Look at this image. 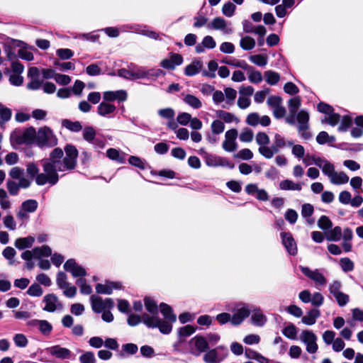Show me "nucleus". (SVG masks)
I'll list each match as a JSON object with an SVG mask.
<instances>
[{
	"mask_svg": "<svg viewBox=\"0 0 363 363\" xmlns=\"http://www.w3.org/2000/svg\"><path fill=\"white\" fill-rule=\"evenodd\" d=\"M160 308L164 317L163 320L157 315L145 313L143 315V323L148 328H157L162 333L169 334L172 331V324L176 321L177 316L173 313L172 308L164 303L160 305Z\"/></svg>",
	"mask_w": 363,
	"mask_h": 363,
	"instance_id": "nucleus-1",
	"label": "nucleus"
},
{
	"mask_svg": "<svg viewBox=\"0 0 363 363\" xmlns=\"http://www.w3.org/2000/svg\"><path fill=\"white\" fill-rule=\"evenodd\" d=\"M66 156L61 161L63 157V151L61 148L56 147L50 153V157L44 159V160H50V162L57 163L60 169H73L77 164V158L78 151L72 145H67L65 147Z\"/></svg>",
	"mask_w": 363,
	"mask_h": 363,
	"instance_id": "nucleus-2",
	"label": "nucleus"
},
{
	"mask_svg": "<svg viewBox=\"0 0 363 363\" xmlns=\"http://www.w3.org/2000/svg\"><path fill=\"white\" fill-rule=\"evenodd\" d=\"M43 172L37 176L35 183L39 186L46 184L55 185L59 180L58 172H65L67 169H60L58 164L50 160L41 161Z\"/></svg>",
	"mask_w": 363,
	"mask_h": 363,
	"instance_id": "nucleus-3",
	"label": "nucleus"
},
{
	"mask_svg": "<svg viewBox=\"0 0 363 363\" xmlns=\"http://www.w3.org/2000/svg\"><path fill=\"white\" fill-rule=\"evenodd\" d=\"M322 172L325 175L330 182L334 185H342L347 184L350 179L347 174L342 171H335L333 164L327 162L325 166H323Z\"/></svg>",
	"mask_w": 363,
	"mask_h": 363,
	"instance_id": "nucleus-4",
	"label": "nucleus"
},
{
	"mask_svg": "<svg viewBox=\"0 0 363 363\" xmlns=\"http://www.w3.org/2000/svg\"><path fill=\"white\" fill-rule=\"evenodd\" d=\"M57 138L52 130L43 126L38 130L36 145L40 147H52L57 145Z\"/></svg>",
	"mask_w": 363,
	"mask_h": 363,
	"instance_id": "nucleus-5",
	"label": "nucleus"
},
{
	"mask_svg": "<svg viewBox=\"0 0 363 363\" xmlns=\"http://www.w3.org/2000/svg\"><path fill=\"white\" fill-rule=\"evenodd\" d=\"M292 145V140H286L282 135L276 133L274 137L273 145L270 147H262V151L267 156V159H271L276 153L279 152L280 149L286 146L290 147Z\"/></svg>",
	"mask_w": 363,
	"mask_h": 363,
	"instance_id": "nucleus-6",
	"label": "nucleus"
},
{
	"mask_svg": "<svg viewBox=\"0 0 363 363\" xmlns=\"http://www.w3.org/2000/svg\"><path fill=\"white\" fill-rule=\"evenodd\" d=\"M297 129L304 140L311 138V135L308 131L309 128V113L305 110H301L296 113Z\"/></svg>",
	"mask_w": 363,
	"mask_h": 363,
	"instance_id": "nucleus-7",
	"label": "nucleus"
},
{
	"mask_svg": "<svg viewBox=\"0 0 363 363\" xmlns=\"http://www.w3.org/2000/svg\"><path fill=\"white\" fill-rule=\"evenodd\" d=\"M238 133L235 128H231L225 133V138L222 143L223 149L228 152H234L238 149L236 139Z\"/></svg>",
	"mask_w": 363,
	"mask_h": 363,
	"instance_id": "nucleus-8",
	"label": "nucleus"
},
{
	"mask_svg": "<svg viewBox=\"0 0 363 363\" xmlns=\"http://www.w3.org/2000/svg\"><path fill=\"white\" fill-rule=\"evenodd\" d=\"M300 339L306 345V351L308 353L313 354L317 352L318 348L316 343L317 337L312 331H302Z\"/></svg>",
	"mask_w": 363,
	"mask_h": 363,
	"instance_id": "nucleus-9",
	"label": "nucleus"
},
{
	"mask_svg": "<svg viewBox=\"0 0 363 363\" xmlns=\"http://www.w3.org/2000/svg\"><path fill=\"white\" fill-rule=\"evenodd\" d=\"M227 350L220 346L207 352L203 356V360L206 363H220L225 358Z\"/></svg>",
	"mask_w": 363,
	"mask_h": 363,
	"instance_id": "nucleus-10",
	"label": "nucleus"
},
{
	"mask_svg": "<svg viewBox=\"0 0 363 363\" xmlns=\"http://www.w3.org/2000/svg\"><path fill=\"white\" fill-rule=\"evenodd\" d=\"M301 270L303 274L315 282L317 288L325 286L327 283L326 278L319 270H311L306 267H301Z\"/></svg>",
	"mask_w": 363,
	"mask_h": 363,
	"instance_id": "nucleus-11",
	"label": "nucleus"
},
{
	"mask_svg": "<svg viewBox=\"0 0 363 363\" xmlns=\"http://www.w3.org/2000/svg\"><path fill=\"white\" fill-rule=\"evenodd\" d=\"M43 302L45 303V306L43 309L49 313L61 310L63 307L57 296L53 294L45 295L43 298Z\"/></svg>",
	"mask_w": 363,
	"mask_h": 363,
	"instance_id": "nucleus-12",
	"label": "nucleus"
},
{
	"mask_svg": "<svg viewBox=\"0 0 363 363\" xmlns=\"http://www.w3.org/2000/svg\"><path fill=\"white\" fill-rule=\"evenodd\" d=\"M205 162L208 167H225L230 169L234 167V164L227 158L211 154L206 156Z\"/></svg>",
	"mask_w": 363,
	"mask_h": 363,
	"instance_id": "nucleus-13",
	"label": "nucleus"
},
{
	"mask_svg": "<svg viewBox=\"0 0 363 363\" xmlns=\"http://www.w3.org/2000/svg\"><path fill=\"white\" fill-rule=\"evenodd\" d=\"M183 63V57L178 53L170 52L169 55L160 62L162 67L167 69H174Z\"/></svg>",
	"mask_w": 363,
	"mask_h": 363,
	"instance_id": "nucleus-14",
	"label": "nucleus"
},
{
	"mask_svg": "<svg viewBox=\"0 0 363 363\" xmlns=\"http://www.w3.org/2000/svg\"><path fill=\"white\" fill-rule=\"evenodd\" d=\"M250 313V308L245 304L238 306L233 311L232 315L231 323L233 325H240L243 320L249 316Z\"/></svg>",
	"mask_w": 363,
	"mask_h": 363,
	"instance_id": "nucleus-15",
	"label": "nucleus"
},
{
	"mask_svg": "<svg viewBox=\"0 0 363 363\" xmlns=\"http://www.w3.org/2000/svg\"><path fill=\"white\" fill-rule=\"evenodd\" d=\"M91 301L92 309L96 313H101L113 306V302L111 298L103 300L101 297L91 296Z\"/></svg>",
	"mask_w": 363,
	"mask_h": 363,
	"instance_id": "nucleus-16",
	"label": "nucleus"
},
{
	"mask_svg": "<svg viewBox=\"0 0 363 363\" xmlns=\"http://www.w3.org/2000/svg\"><path fill=\"white\" fill-rule=\"evenodd\" d=\"M191 352L194 355H199L208 348L207 340L201 336H196L189 341Z\"/></svg>",
	"mask_w": 363,
	"mask_h": 363,
	"instance_id": "nucleus-17",
	"label": "nucleus"
},
{
	"mask_svg": "<svg viewBox=\"0 0 363 363\" xmlns=\"http://www.w3.org/2000/svg\"><path fill=\"white\" fill-rule=\"evenodd\" d=\"M64 269L69 272L74 277L83 278L86 275L85 269L79 265L73 259H69L65 263Z\"/></svg>",
	"mask_w": 363,
	"mask_h": 363,
	"instance_id": "nucleus-18",
	"label": "nucleus"
},
{
	"mask_svg": "<svg viewBox=\"0 0 363 363\" xmlns=\"http://www.w3.org/2000/svg\"><path fill=\"white\" fill-rule=\"evenodd\" d=\"M38 131L33 127L26 129L21 135L18 136L16 141L18 144H32L37 142Z\"/></svg>",
	"mask_w": 363,
	"mask_h": 363,
	"instance_id": "nucleus-19",
	"label": "nucleus"
},
{
	"mask_svg": "<svg viewBox=\"0 0 363 363\" xmlns=\"http://www.w3.org/2000/svg\"><path fill=\"white\" fill-rule=\"evenodd\" d=\"M245 122L251 126H256L259 124L262 126H268L271 120L267 116H259L257 113H251L247 115Z\"/></svg>",
	"mask_w": 363,
	"mask_h": 363,
	"instance_id": "nucleus-20",
	"label": "nucleus"
},
{
	"mask_svg": "<svg viewBox=\"0 0 363 363\" xmlns=\"http://www.w3.org/2000/svg\"><path fill=\"white\" fill-rule=\"evenodd\" d=\"M24 170L18 167H13L9 172V176L15 179H18L21 188L26 189L30 186L31 181L23 176Z\"/></svg>",
	"mask_w": 363,
	"mask_h": 363,
	"instance_id": "nucleus-21",
	"label": "nucleus"
},
{
	"mask_svg": "<svg viewBox=\"0 0 363 363\" xmlns=\"http://www.w3.org/2000/svg\"><path fill=\"white\" fill-rule=\"evenodd\" d=\"M208 27L214 30H221L224 34H230L233 29L226 21L220 17L215 18L208 25Z\"/></svg>",
	"mask_w": 363,
	"mask_h": 363,
	"instance_id": "nucleus-22",
	"label": "nucleus"
},
{
	"mask_svg": "<svg viewBox=\"0 0 363 363\" xmlns=\"http://www.w3.org/2000/svg\"><path fill=\"white\" fill-rule=\"evenodd\" d=\"M128 98L126 91L120 89L117 91H106L103 93L104 101L111 102L115 100L125 101Z\"/></svg>",
	"mask_w": 363,
	"mask_h": 363,
	"instance_id": "nucleus-23",
	"label": "nucleus"
},
{
	"mask_svg": "<svg viewBox=\"0 0 363 363\" xmlns=\"http://www.w3.org/2000/svg\"><path fill=\"white\" fill-rule=\"evenodd\" d=\"M282 244L284 245L287 252L291 255H295L297 253L296 243L289 233L283 232L281 233Z\"/></svg>",
	"mask_w": 363,
	"mask_h": 363,
	"instance_id": "nucleus-24",
	"label": "nucleus"
},
{
	"mask_svg": "<svg viewBox=\"0 0 363 363\" xmlns=\"http://www.w3.org/2000/svg\"><path fill=\"white\" fill-rule=\"evenodd\" d=\"M245 191L250 195H255V197L262 201L269 200L268 193L263 189H259L255 184H250L245 186Z\"/></svg>",
	"mask_w": 363,
	"mask_h": 363,
	"instance_id": "nucleus-25",
	"label": "nucleus"
},
{
	"mask_svg": "<svg viewBox=\"0 0 363 363\" xmlns=\"http://www.w3.org/2000/svg\"><path fill=\"white\" fill-rule=\"evenodd\" d=\"M116 111V106L106 101L100 103L97 107V113L99 116L109 118L113 117Z\"/></svg>",
	"mask_w": 363,
	"mask_h": 363,
	"instance_id": "nucleus-26",
	"label": "nucleus"
},
{
	"mask_svg": "<svg viewBox=\"0 0 363 363\" xmlns=\"http://www.w3.org/2000/svg\"><path fill=\"white\" fill-rule=\"evenodd\" d=\"M47 350L51 355L62 359L69 358L71 354L69 350L62 347L60 345L48 347Z\"/></svg>",
	"mask_w": 363,
	"mask_h": 363,
	"instance_id": "nucleus-27",
	"label": "nucleus"
},
{
	"mask_svg": "<svg viewBox=\"0 0 363 363\" xmlns=\"http://www.w3.org/2000/svg\"><path fill=\"white\" fill-rule=\"evenodd\" d=\"M328 160L321 158L320 157H315L314 155H307L303 157V163L306 166H310L315 164L323 170V166L326 164Z\"/></svg>",
	"mask_w": 363,
	"mask_h": 363,
	"instance_id": "nucleus-28",
	"label": "nucleus"
},
{
	"mask_svg": "<svg viewBox=\"0 0 363 363\" xmlns=\"http://www.w3.org/2000/svg\"><path fill=\"white\" fill-rule=\"evenodd\" d=\"M150 71L143 67H138L132 64V80L149 79Z\"/></svg>",
	"mask_w": 363,
	"mask_h": 363,
	"instance_id": "nucleus-29",
	"label": "nucleus"
},
{
	"mask_svg": "<svg viewBox=\"0 0 363 363\" xmlns=\"http://www.w3.org/2000/svg\"><path fill=\"white\" fill-rule=\"evenodd\" d=\"M203 68V62L200 60H194L191 64L187 65L184 69V74L186 76H194L199 74Z\"/></svg>",
	"mask_w": 363,
	"mask_h": 363,
	"instance_id": "nucleus-30",
	"label": "nucleus"
},
{
	"mask_svg": "<svg viewBox=\"0 0 363 363\" xmlns=\"http://www.w3.org/2000/svg\"><path fill=\"white\" fill-rule=\"evenodd\" d=\"M252 323L258 327H262L267 321V318L259 308L254 309L251 316Z\"/></svg>",
	"mask_w": 363,
	"mask_h": 363,
	"instance_id": "nucleus-31",
	"label": "nucleus"
},
{
	"mask_svg": "<svg viewBox=\"0 0 363 363\" xmlns=\"http://www.w3.org/2000/svg\"><path fill=\"white\" fill-rule=\"evenodd\" d=\"M255 140L256 143L259 145V147L258 149L259 153L267 159V156L262 151V148L270 147L269 146H267V145L269 143V136L264 132H259L256 135Z\"/></svg>",
	"mask_w": 363,
	"mask_h": 363,
	"instance_id": "nucleus-32",
	"label": "nucleus"
},
{
	"mask_svg": "<svg viewBox=\"0 0 363 363\" xmlns=\"http://www.w3.org/2000/svg\"><path fill=\"white\" fill-rule=\"evenodd\" d=\"M121 285L118 283L108 282L105 284H98L96 286V291L98 294H111L113 289H119Z\"/></svg>",
	"mask_w": 363,
	"mask_h": 363,
	"instance_id": "nucleus-33",
	"label": "nucleus"
},
{
	"mask_svg": "<svg viewBox=\"0 0 363 363\" xmlns=\"http://www.w3.org/2000/svg\"><path fill=\"white\" fill-rule=\"evenodd\" d=\"M224 94L225 101V104L222 105V107L224 108H228L234 104V101L237 96V91L233 88L228 87L224 89Z\"/></svg>",
	"mask_w": 363,
	"mask_h": 363,
	"instance_id": "nucleus-34",
	"label": "nucleus"
},
{
	"mask_svg": "<svg viewBox=\"0 0 363 363\" xmlns=\"http://www.w3.org/2000/svg\"><path fill=\"white\" fill-rule=\"evenodd\" d=\"M245 356L246 358L249 359H255L259 363H269V359L268 358L250 348L245 350Z\"/></svg>",
	"mask_w": 363,
	"mask_h": 363,
	"instance_id": "nucleus-35",
	"label": "nucleus"
},
{
	"mask_svg": "<svg viewBox=\"0 0 363 363\" xmlns=\"http://www.w3.org/2000/svg\"><path fill=\"white\" fill-rule=\"evenodd\" d=\"M320 313L319 310L313 308L302 318L301 321L306 325H312L315 323L316 319L320 316Z\"/></svg>",
	"mask_w": 363,
	"mask_h": 363,
	"instance_id": "nucleus-36",
	"label": "nucleus"
},
{
	"mask_svg": "<svg viewBox=\"0 0 363 363\" xmlns=\"http://www.w3.org/2000/svg\"><path fill=\"white\" fill-rule=\"evenodd\" d=\"M327 240L328 241H339L342 235V228L340 226H336L333 229H330L325 233Z\"/></svg>",
	"mask_w": 363,
	"mask_h": 363,
	"instance_id": "nucleus-37",
	"label": "nucleus"
},
{
	"mask_svg": "<svg viewBox=\"0 0 363 363\" xmlns=\"http://www.w3.org/2000/svg\"><path fill=\"white\" fill-rule=\"evenodd\" d=\"M279 189L284 191L292 190V191H301L302 189L301 184L299 183H295L290 179H284L281 181L279 184Z\"/></svg>",
	"mask_w": 363,
	"mask_h": 363,
	"instance_id": "nucleus-38",
	"label": "nucleus"
},
{
	"mask_svg": "<svg viewBox=\"0 0 363 363\" xmlns=\"http://www.w3.org/2000/svg\"><path fill=\"white\" fill-rule=\"evenodd\" d=\"M183 101L185 104L194 109L200 108L202 106L201 101L192 94H186L184 96Z\"/></svg>",
	"mask_w": 363,
	"mask_h": 363,
	"instance_id": "nucleus-39",
	"label": "nucleus"
},
{
	"mask_svg": "<svg viewBox=\"0 0 363 363\" xmlns=\"http://www.w3.org/2000/svg\"><path fill=\"white\" fill-rule=\"evenodd\" d=\"M34 241V238L31 236L18 238L15 241V246L19 250H23L26 248L30 247L33 245Z\"/></svg>",
	"mask_w": 363,
	"mask_h": 363,
	"instance_id": "nucleus-40",
	"label": "nucleus"
},
{
	"mask_svg": "<svg viewBox=\"0 0 363 363\" xmlns=\"http://www.w3.org/2000/svg\"><path fill=\"white\" fill-rule=\"evenodd\" d=\"M62 127L72 132H79L82 129V126L79 121H72L69 119L62 121Z\"/></svg>",
	"mask_w": 363,
	"mask_h": 363,
	"instance_id": "nucleus-41",
	"label": "nucleus"
},
{
	"mask_svg": "<svg viewBox=\"0 0 363 363\" xmlns=\"http://www.w3.org/2000/svg\"><path fill=\"white\" fill-rule=\"evenodd\" d=\"M255 39L248 35L241 38L240 41V46L244 50H250L255 47Z\"/></svg>",
	"mask_w": 363,
	"mask_h": 363,
	"instance_id": "nucleus-42",
	"label": "nucleus"
},
{
	"mask_svg": "<svg viewBox=\"0 0 363 363\" xmlns=\"http://www.w3.org/2000/svg\"><path fill=\"white\" fill-rule=\"evenodd\" d=\"M264 79L265 81L269 85H275L280 80V74L276 72L268 70L264 72Z\"/></svg>",
	"mask_w": 363,
	"mask_h": 363,
	"instance_id": "nucleus-43",
	"label": "nucleus"
},
{
	"mask_svg": "<svg viewBox=\"0 0 363 363\" xmlns=\"http://www.w3.org/2000/svg\"><path fill=\"white\" fill-rule=\"evenodd\" d=\"M144 304L146 310L152 315H157L158 307L157 303L150 297H145Z\"/></svg>",
	"mask_w": 363,
	"mask_h": 363,
	"instance_id": "nucleus-44",
	"label": "nucleus"
},
{
	"mask_svg": "<svg viewBox=\"0 0 363 363\" xmlns=\"http://www.w3.org/2000/svg\"><path fill=\"white\" fill-rule=\"evenodd\" d=\"M301 101L299 96L291 98L288 101V106L289 113L291 114H296L298 109L301 106Z\"/></svg>",
	"mask_w": 363,
	"mask_h": 363,
	"instance_id": "nucleus-45",
	"label": "nucleus"
},
{
	"mask_svg": "<svg viewBox=\"0 0 363 363\" xmlns=\"http://www.w3.org/2000/svg\"><path fill=\"white\" fill-rule=\"evenodd\" d=\"M317 224L319 228L324 230L325 233L333 227L331 220L326 216H321L318 219Z\"/></svg>",
	"mask_w": 363,
	"mask_h": 363,
	"instance_id": "nucleus-46",
	"label": "nucleus"
},
{
	"mask_svg": "<svg viewBox=\"0 0 363 363\" xmlns=\"http://www.w3.org/2000/svg\"><path fill=\"white\" fill-rule=\"evenodd\" d=\"M217 115L223 122L224 121L228 123L238 122L237 117L231 113L224 111H219L217 112Z\"/></svg>",
	"mask_w": 363,
	"mask_h": 363,
	"instance_id": "nucleus-47",
	"label": "nucleus"
},
{
	"mask_svg": "<svg viewBox=\"0 0 363 363\" xmlns=\"http://www.w3.org/2000/svg\"><path fill=\"white\" fill-rule=\"evenodd\" d=\"M211 130L213 134L220 135L223 133L225 130L224 123L221 120H214L211 123Z\"/></svg>",
	"mask_w": 363,
	"mask_h": 363,
	"instance_id": "nucleus-48",
	"label": "nucleus"
},
{
	"mask_svg": "<svg viewBox=\"0 0 363 363\" xmlns=\"http://www.w3.org/2000/svg\"><path fill=\"white\" fill-rule=\"evenodd\" d=\"M76 284L80 289V292L82 294L89 295L92 292V289L90 285H89L86 279L84 278H79L77 280Z\"/></svg>",
	"mask_w": 363,
	"mask_h": 363,
	"instance_id": "nucleus-49",
	"label": "nucleus"
},
{
	"mask_svg": "<svg viewBox=\"0 0 363 363\" xmlns=\"http://www.w3.org/2000/svg\"><path fill=\"white\" fill-rule=\"evenodd\" d=\"M253 138L254 133L248 128H244L239 135L240 140L243 143H250L252 141Z\"/></svg>",
	"mask_w": 363,
	"mask_h": 363,
	"instance_id": "nucleus-50",
	"label": "nucleus"
},
{
	"mask_svg": "<svg viewBox=\"0 0 363 363\" xmlns=\"http://www.w3.org/2000/svg\"><path fill=\"white\" fill-rule=\"evenodd\" d=\"M38 329L43 335L48 336L52 330V326L48 320H40Z\"/></svg>",
	"mask_w": 363,
	"mask_h": 363,
	"instance_id": "nucleus-51",
	"label": "nucleus"
},
{
	"mask_svg": "<svg viewBox=\"0 0 363 363\" xmlns=\"http://www.w3.org/2000/svg\"><path fill=\"white\" fill-rule=\"evenodd\" d=\"M11 111L8 108H0V127L4 128L5 123L9 121L11 117Z\"/></svg>",
	"mask_w": 363,
	"mask_h": 363,
	"instance_id": "nucleus-52",
	"label": "nucleus"
},
{
	"mask_svg": "<svg viewBox=\"0 0 363 363\" xmlns=\"http://www.w3.org/2000/svg\"><path fill=\"white\" fill-rule=\"evenodd\" d=\"M340 121V116L339 114L335 113L334 112L330 113L328 116H325L323 119H322V123H328L332 126L336 125L339 121Z\"/></svg>",
	"mask_w": 363,
	"mask_h": 363,
	"instance_id": "nucleus-53",
	"label": "nucleus"
},
{
	"mask_svg": "<svg viewBox=\"0 0 363 363\" xmlns=\"http://www.w3.org/2000/svg\"><path fill=\"white\" fill-rule=\"evenodd\" d=\"M250 60L255 65L264 67L267 64V57L263 55H254L250 57Z\"/></svg>",
	"mask_w": 363,
	"mask_h": 363,
	"instance_id": "nucleus-54",
	"label": "nucleus"
},
{
	"mask_svg": "<svg viewBox=\"0 0 363 363\" xmlns=\"http://www.w3.org/2000/svg\"><path fill=\"white\" fill-rule=\"evenodd\" d=\"M208 72L206 71L203 73V74L210 78H215L216 76V71L218 69V63L215 60H211L208 63Z\"/></svg>",
	"mask_w": 363,
	"mask_h": 363,
	"instance_id": "nucleus-55",
	"label": "nucleus"
},
{
	"mask_svg": "<svg viewBox=\"0 0 363 363\" xmlns=\"http://www.w3.org/2000/svg\"><path fill=\"white\" fill-rule=\"evenodd\" d=\"M282 333L286 337L294 340L297 335V330L295 325L291 324L285 327L282 330Z\"/></svg>",
	"mask_w": 363,
	"mask_h": 363,
	"instance_id": "nucleus-56",
	"label": "nucleus"
},
{
	"mask_svg": "<svg viewBox=\"0 0 363 363\" xmlns=\"http://www.w3.org/2000/svg\"><path fill=\"white\" fill-rule=\"evenodd\" d=\"M26 172L31 178H37V176L40 174L39 168L34 162H29L26 164Z\"/></svg>",
	"mask_w": 363,
	"mask_h": 363,
	"instance_id": "nucleus-57",
	"label": "nucleus"
},
{
	"mask_svg": "<svg viewBox=\"0 0 363 363\" xmlns=\"http://www.w3.org/2000/svg\"><path fill=\"white\" fill-rule=\"evenodd\" d=\"M253 152L248 148H244L238 151L234 157L243 160H249L253 157Z\"/></svg>",
	"mask_w": 363,
	"mask_h": 363,
	"instance_id": "nucleus-58",
	"label": "nucleus"
},
{
	"mask_svg": "<svg viewBox=\"0 0 363 363\" xmlns=\"http://www.w3.org/2000/svg\"><path fill=\"white\" fill-rule=\"evenodd\" d=\"M38 207V203L35 200L30 199L24 201L22 203L21 208L27 211L28 213L34 212Z\"/></svg>",
	"mask_w": 363,
	"mask_h": 363,
	"instance_id": "nucleus-59",
	"label": "nucleus"
},
{
	"mask_svg": "<svg viewBox=\"0 0 363 363\" xmlns=\"http://www.w3.org/2000/svg\"><path fill=\"white\" fill-rule=\"evenodd\" d=\"M291 147V153L292 155L300 159V158H303L305 155V148L303 147V146L301 145H295L294 143H293V145L290 146Z\"/></svg>",
	"mask_w": 363,
	"mask_h": 363,
	"instance_id": "nucleus-60",
	"label": "nucleus"
},
{
	"mask_svg": "<svg viewBox=\"0 0 363 363\" xmlns=\"http://www.w3.org/2000/svg\"><path fill=\"white\" fill-rule=\"evenodd\" d=\"M27 293L30 296L39 297L42 296L43 291L39 284H34L28 288Z\"/></svg>",
	"mask_w": 363,
	"mask_h": 363,
	"instance_id": "nucleus-61",
	"label": "nucleus"
},
{
	"mask_svg": "<svg viewBox=\"0 0 363 363\" xmlns=\"http://www.w3.org/2000/svg\"><path fill=\"white\" fill-rule=\"evenodd\" d=\"M96 136V131L92 127H86L83 130V138L89 143H92Z\"/></svg>",
	"mask_w": 363,
	"mask_h": 363,
	"instance_id": "nucleus-62",
	"label": "nucleus"
},
{
	"mask_svg": "<svg viewBox=\"0 0 363 363\" xmlns=\"http://www.w3.org/2000/svg\"><path fill=\"white\" fill-rule=\"evenodd\" d=\"M340 264L342 269L345 272H351L354 269L353 262L347 257L340 259Z\"/></svg>",
	"mask_w": 363,
	"mask_h": 363,
	"instance_id": "nucleus-63",
	"label": "nucleus"
},
{
	"mask_svg": "<svg viewBox=\"0 0 363 363\" xmlns=\"http://www.w3.org/2000/svg\"><path fill=\"white\" fill-rule=\"evenodd\" d=\"M81 363H95L96 359L92 352H86L79 357Z\"/></svg>",
	"mask_w": 363,
	"mask_h": 363,
	"instance_id": "nucleus-64",
	"label": "nucleus"
}]
</instances>
